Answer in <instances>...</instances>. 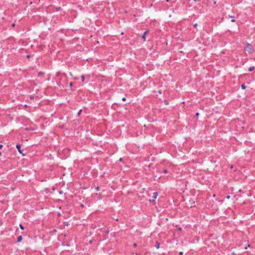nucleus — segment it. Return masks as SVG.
<instances>
[{"mask_svg":"<svg viewBox=\"0 0 255 255\" xmlns=\"http://www.w3.org/2000/svg\"><path fill=\"white\" fill-rule=\"evenodd\" d=\"M157 195H158L157 192L153 193V196H152L153 199L152 200L151 199H150L149 201L151 202H153L155 201V199H156Z\"/></svg>","mask_w":255,"mask_h":255,"instance_id":"f03ea898","label":"nucleus"},{"mask_svg":"<svg viewBox=\"0 0 255 255\" xmlns=\"http://www.w3.org/2000/svg\"><path fill=\"white\" fill-rule=\"evenodd\" d=\"M19 227L21 230H24V227L21 224H20Z\"/></svg>","mask_w":255,"mask_h":255,"instance_id":"1a4fd4ad","label":"nucleus"},{"mask_svg":"<svg viewBox=\"0 0 255 255\" xmlns=\"http://www.w3.org/2000/svg\"><path fill=\"white\" fill-rule=\"evenodd\" d=\"M183 254V252H180L179 253V255H182Z\"/></svg>","mask_w":255,"mask_h":255,"instance_id":"4468645a","label":"nucleus"},{"mask_svg":"<svg viewBox=\"0 0 255 255\" xmlns=\"http://www.w3.org/2000/svg\"><path fill=\"white\" fill-rule=\"evenodd\" d=\"M80 206H81V207H83V205H82V204H81V205H80Z\"/></svg>","mask_w":255,"mask_h":255,"instance_id":"b1692460","label":"nucleus"},{"mask_svg":"<svg viewBox=\"0 0 255 255\" xmlns=\"http://www.w3.org/2000/svg\"><path fill=\"white\" fill-rule=\"evenodd\" d=\"M148 33V30H146V31H145L142 36V38L143 39L144 41H145V36Z\"/></svg>","mask_w":255,"mask_h":255,"instance_id":"7ed1b4c3","label":"nucleus"},{"mask_svg":"<svg viewBox=\"0 0 255 255\" xmlns=\"http://www.w3.org/2000/svg\"><path fill=\"white\" fill-rule=\"evenodd\" d=\"M197 26V23H195V24H194V26H195V27H196Z\"/></svg>","mask_w":255,"mask_h":255,"instance_id":"412c9836","label":"nucleus"},{"mask_svg":"<svg viewBox=\"0 0 255 255\" xmlns=\"http://www.w3.org/2000/svg\"><path fill=\"white\" fill-rule=\"evenodd\" d=\"M169 0H166L167 1H168Z\"/></svg>","mask_w":255,"mask_h":255,"instance_id":"bb28decb","label":"nucleus"},{"mask_svg":"<svg viewBox=\"0 0 255 255\" xmlns=\"http://www.w3.org/2000/svg\"><path fill=\"white\" fill-rule=\"evenodd\" d=\"M164 102L166 104H167V102L166 101H164Z\"/></svg>","mask_w":255,"mask_h":255,"instance_id":"4be33fe9","label":"nucleus"},{"mask_svg":"<svg viewBox=\"0 0 255 255\" xmlns=\"http://www.w3.org/2000/svg\"><path fill=\"white\" fill-rule=\"evenodd\" d=\"M122 160H123L122 158H120V159H119V160H120V161H122Z\"/></svg>","mask_w":255,"mask_h":255,"instance_id":"aec40b11","label":"nucleus"},{"mask_svg":"<svg viewBox=\"0 0 255 255\" xmlns=\"http://www.w3.org/2000/svg\"><path fill=\"white\" fill-rule=\"evenodd\" d=\"M95 189L97 190H99V187H96L95 188Z\"/></svg>","mask_w":255,"mask_h":255,"instance_id":"a211bd4d","label":"nucleus"},{"mask_svg":"<svg viewBox=\"0 0 255 255\" xmlns=\"http://www.w3.org/2000/svg\"><path fill=\"white\" fill-rule=\"evenodd\" d=\"M230 198V196L229 195L227 196V199H229Z\"/></svg>","mask_w":255,"mask_h":255,"instance_id":"6ab92c4d","label":"nucleus"},{"mask_svg":"<svg viewBox=\"0 0 255 255\" xmlns=\"http://www.w3.org/2000/svg\"><path fill=\"white\" fill-rule=\"evenodd\" d=\"M16 148L18 149L19 152L20 153H22L21 150L20 149V145L19 144H16Z\"/></svg>","mask_w":255,"mask_h":255,"instance_id":"20e7f679","label":"nucleus"},{"mask_svg":"<svg viewBox=\"0 0 255 255\" xmlns=\"http://www.w3.org/2000/svg\"><path fill=\"white\" fill-rule=\"evenodd\" d=\"M245 50L248 52L249 54L254 53V50L253 46L250 44H248L245 47Z\"/></svg>","mask_w":255,"mask_h":255,"instance_id":"f257e3e1","label":"nucleus"},{"mask_svg":"<svg viewBox=\"0 0 255 255\" xmlns=\"http://www.w3.org/2000/svg\"><path fill=\"white\" fill-rule=\"evenodd\" d=\"M163 172H164V173H166L167 172V170L166 169H164Z\"/></svg>","mask_w":255,"mask_h":255,"instance_id":"f8f14e48","label":"nucleus"},{"mask_svg":"<svg viewBox=\"0 0 255 255\" xmlns=\"http://www.w3.org/2000/svg\"><path fill=\"white\" fill-rule=\"evenodd\" d=\"M255 67L254 66L250 67L249 68V71H252L253 70H254L255 69Z\"/></svg>","mask_w":255,"mask_h":255,"instance_id":"423d86ee","label":"nucleus"},{"mask_svg":"<svg viewBox=\"0 0 255 255\" xmlns=\"http://www.w3.org/2000/svg\"><path fill=\"white\" fill-rule=\"evenodd\" d=\"M14 25H15L14 24H13L12 25V26H14Z\"/></svg>","mask_w":255,"mask_h":255,"instance_id":"393cba45","label":"nucleus"},{"mask_svg":"<svg viewBox=\"0 0 255 255\" xmlns=\"http://www.w3.org/2000/svg\"><path fill=\"white\" fill-rule=\"evenodd\" d=\"M78 115H80V111L78 112Z\"/></svg>","mask_w":255,"mask_h":255,"instance_id":"5701e85b","label":"nucleus"},{"mask_svg":"<svg viewBox=\"0 0 255 255\" xmlns=\"http://www.w3.org/2000/svg\"><path fill=\"white\" fill-rule=\"evenodd\" d=\"M241 87H242V89H246V86H245V84L242 85Z\"/></svg>","mask_w":255,"mask_h":255,"instance_id":"6e6552de","label":"nucleus"},{"mask_svg":"<svg viewBox=\"0 0 255 255\" xmlns=\"http://www.w3.org/2000/svg\"><path fill=\"white\" fill-rule=\"evenodd\" d=\"M81 78H82V81H84V80H85V77H84V76H82L81 77Z\"/></svg>","mask_w":255,"mask_h":255,"instance_id":"9d476101","label":"nucleus"},{"mask_svg":"<svg viewBox=\"0 0 255 255\" xmlns=\"http://www.w3.org/2000/svg\"><path fill=\"white\" fill-rule=\"evenodd\" d=\"M133 246L134 247H136L137 246V244L136 243H134L133 245Z\"/></svg>","mask_w":255,"mask_h":255,"instance_id":"9b49d317","label":"nucleus"},{"mask_svg":"<svg viewBox=\"0 0 255 255\" xmlns=\"http://www.w3.org/2000/svg\"><path fill=\"white\" fill-rule=\"evenodd\" d=\"M231 21H232V22H234L235 21V19H232Z\"/></svg>","mask_w":255,"mask_h":255,"instance_id":"f3484780","label":"nucleus"},{"mask_svg":"<svg viewBox=\"0 0 255 255\" xmlns=\"http://www.w3.org/2000/svg\"><path fill=\"white\" fill-rule=\"evenodd\" d=\"M199 113H197L196 114V117H198V116H199Z\"/></svg>","mask_w":255,"mask_h":255,"instance_id":"dca6fc26","label":"nucleus"},{"mask_svg":"<svg viewBox=\"0 0 255 255\" xmlns=\"http://www.w3.org/2000/svg\"><path fill=\"white\" fill-rule=\"evenodd\" d=\"M1 155V153L0 152V156Z\"/></svg>","mask_w":255,"mask_h":255,"instance_id":"a878e982","label":"nucleus"},{"mask_svg":"<svg viewBox=\"0 0 255 255\" xmlns=\"http://www.w3.org/2000/svg\"><path fill=\"white\" fill-rule=\"evenodd\" d=\"M159 246H160V244L158 242H156V245H155V247L157 249H159Z\"/></svg>","mask_w":255,"mask_h":255,"instance_id":"0eeeda50","label":"nucleus"},{"mask_svg":"<svg viewBox=\"0 0 255 255\" xmlns=\"http://www.w3.org/2000/svg\"><path fill=\"white\" fill-rule=\"evenodd\" d=\"M2 147H3V145L0 144V149L2 148Z\"/></svg>","mask_w":255,"mask_h":255,"instance_id":"ddd939ff","label":"nucleus"},{"mask_svg":"<svg viewBox=\"0 0 255 255\" xmlns=\"http://www.w3.org/2000/svg\"><path fill=\"white\" fill-rule=\"evenodd\" d=\"M122 100L124 101H126V98L125 97H124L123 99H122Z\"/></svg>","mask_w":255,"mask_h":255,"instance_id":"2eb2a0df","label":"nucleus"},{"mask_svg":"<svg viewBox=\"0 0 255 255\" xmlns=\"http://www.w3.org/2000/svg\"><path fill=\"white\" fill-rule=\"evenodd\" d=\"M17 242H19L22 240V237L21 236H19L17 237Z\"/></svg>","mask_w":255,"mask_h":255,"instance_id":"39448f33","label":"nucleus"}]
</instances>
